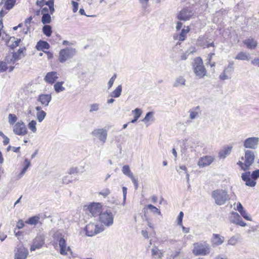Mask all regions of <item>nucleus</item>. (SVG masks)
<instances>
[{
    "mask_svg": "<svg viewBox=\"0 0 259 259\" xmlns=\"http://www.w3.org/2000/svg\"><path fill=\"white\" fill-rule=\"evenodd\" d=\"M211 197L218 205H224L230 199L227 191L223 189H217L213 191L211 193Z\"/></svg>",
    "mask_w": 259,
    "mask_h": 259,
    "instance_id": "1",
    "label": "nucleus"
},
{
    "mask_svg": "<svg viewBox=\"0 0 259 259\" xmlns=\"http://www.w3.org/2000/svg\"><path fill=\"white\" fill-rule=\"evenodd\" d=\"M241 178L245 182L246 185L253 187L256 185V180L259 178V169L254 170L250 174V171H247L242 174Z\"/></svg>",
    "mask_w": 259,
    "mask_h": 259,
    "instance_id": "2",
    "label": "nucleus"
},
{
    "mask_svg": "<svg viewBox=\"0 0 259 259\" xmlns=\"http://www.w3.org/2000/svg\"><path fill=\"white\" fill-rule=\"evenodd\" d=\"M193 245L192 252L195 255H206L210 252V245L206 242L195 243Z\"/></svg>",
    "mask_w": 259,
    "mask_h": 259,
    "instance_id": "3",
    "label": "nucleus"
},
{
    "mask_svg": "<svg viewBox=\"0 0 259 259\" xmlns=\"http://www.w3.org/2000/svg\"><path fill=\"white\" fill-rule=\"evenodd\" d=\"M76 54L77 51L75 48L67 47L60 51L58 60L60 63H64L72 59Z\"/></svg>",
    "mask_w": 259,
    "mask_h": 259,
    "instance_id": "4",
    "label": "nucleus"
},
{
    "mask_svg": "<svg viewBox=\"0 0 259 259\" xmlns=\"http://www.w3.org/2000/svg\"><path fill=\"white\" fill-rule=\"evenodd\" d=\"M91 135L95 139L98 140L103 145L107 140V130L104 128H95L91 132Z\"/></svg>",
    "mask_w": 259,
    "mask_h": 259,
    "instance_id": "5",
    "label": "nucleus"
},
{
    "mask_svg": "<svg viewBox=\"0 0 259 259\" xmlns=\"http://www.w3.org/2000/svg\"><path fill=\"white\" fill-rule=\"evenodd\" d=\"M193 68L196 75L200 78L205 75L206 70L203 65L202 60L201 58L197 57L195 59Z\"/></svg>",
    "mask_w": 259,
    "mask_h": 259,
    "instance_id": "6",
    "label": "nucleus"
},
{
    "mask_svg": "<svg viewBox=\"0 0 259 259\" xmlns=\"http://www.w3.org/2000/svg\"><path fill=\"white\" fill-rule=\"evenodd\" d=\"M103 228L99 227L94 223H89L85 228L86 235L88 236H93L103 231Z\"/></svg>",
    "mask_w": 259,
    "mask_h": 259,
    "instance_id": "7",
    "label": "nucleus"
},
{
    "mask_svg": "<svg viewBox=\"0 0 259 259\" xmlns=\"http://www.w3.org/2000/svg\"><path fill=\"white\" fill-rule=\"evenodd\" d=\"M100 221L106 226H110L113 224V216L110 211L101 212L99 215Z\"/></svg>",
    "mask_w": 259,
    "mask_h": 259,
    "instance_id": "8",
    "label": "nucleus"
},
{
    "mask_svg": "<svg viewBox=\"0 0 259 259\" xmlns=\"http://www.w3.org/2000/svg\"><path fill=\"white\" fill-rule=\"evenodd\" d=\"M194 15L191 8L186 7L180 11L177 15V18L181 21L189 20Z\"/></svg>",
    "mask_w": 259,
    "mask_h": 259,
    "instance_id": "9",
    "label": "nucleus"
},
{
    "mask_svg": "<svg viewBox=\"0 0 259 259\" xmlns=\"http://www.w3.org/2000/svg\"><path fill=\"white\" fill-rule=\"evenodd\" d=\"M259 142V138L250 137L245 140L243 146L245 148L255 149L257 148Z\"/></svg>",
    "mask_w": 259,
    "mask_h": 259,
    "instance_id": "10",
    "label": "nucleus"
},
{
    "mask_svg": "<svg viewBox=\"0 0 259 259\" xmlns=\"http://www.w3.org/2000/svg\"><path fill=\"white\" fill-rule=\"evenodd\" d=\"M13 132L17 135H24L27 133V128L23 122L18 121L14 125Z\"/></svg>",
    "mask_w": 259,
    "mask_h": 259,
    "instance_id": "11",
    "label": "nucleus"
},
{
    "mask_svg": "<svg viewBox=\"0 0 259 259\" xmlns=\"http://www.w3.org/2000/svg\"><path fill=\"white\" fill-rule=\"evenodd\" d=\"M231 223L241 227H245L246 224L242 220L240 215L236 212H232L230 217Z\"/></svg>",
    "mask_w": 259,
    "mask_h": 259,
    "instance_id": "12",
    "label": "nucleus"
},
{
    "mask_svg": "<svg viewBox=\"0 0 259 259\" xmlns=\"http://www.w3.org/2000/svg\"><path fill=\"white\" fill-rule=\"evenodd\" d=\"M214 157L211 156H204L201 157L198 161V165L200 167H204L210 165L214 161Z\"/></svg>",
    "mask_w": 259,
    "mask_h": 259,
    "instance_id": "13",
    "label": "nucleus"
},
{
    "mask_svg": "<svg viewBox=\"0 0 259 259\" xmlns=\"http://www.w3.org/2000/svg\"><path fill=\"white\" fill-rule=\"evenodd\" d=\"M90 213L93 217L99 216L101 213V205L99 203H93L88 207Z\"/></svg>",
    "mask_w": 259,
    "mask_h": 259,
    "instance_id": "14",
    "label": "nucleus"
},
{
    "mask_svg": "<svg viewBox=\"0 0 259 259\" xmlns=\"http://www.w3.org/2000/svg\"><path fill=\"white\" fill-rule=\"evenodd\" d=\"M51 100V94H41L38 96L37 101L40 102L43 107H47Z\"/></svg>",
    "mask_w": 259,
    "mask_h": 259,
    "instance_id": "15",
    "label": "nucleus"
},
{
    "mask_svg": "<svg viewBox=\"0 0 259 259\" xmlns=\"http://www.w3.org/2000/svg\"><path fill=\"white\" fill-rule=\"evenodd\" d=\"M244 157L246 166L250 168V166L254 160L255 155L254 152L250 150H246L245 153Z\"/></svg>",
    "mask_w": 259,
    "mask_h": 259,
    "instance_id": "16",
    "label": "nucleus"
},
{
    "mask_svg": "<svg viewBox=\"0 0 259 259\" xmlns=\"http://www.w3.org/2000/svg\"><path fill=\"white\" fill-rule=\"evenodd\" d=\"M28 255V250L23 246L17 249L15 254V259H25Z\"/></svg>",
    "mask_w": 259,
    "mask_h": 259,
    "instance_id": "17",
    "label": "nucleus"
},
{
    "mask_svg": "<svg viewBox=\"0 0 259 259\" xmlns=\"http://www.w3.org/2000/svg\"><path fill=\"white\" fill-rule=\"evenodd\" d=\"M224 237L218 234H213L211 238V243L213 246H218L223 244Z\"/></svg>",
    "mask_w": 259,
    "mask_h": 259,
    "instance_id": "18",
    "label": "nucleus"
},
{
    "mask_svg": "<svg viewBox=\"0 0 259 259\" xmlns=\"http://www.w3.org/2000/svg\"><path fill=\"white\" fill-rule=\"evenodd\" d=\"M49 217L50 216L47 215V212L39 213L37 215L33 216V228L38 224L41 226L42 225L41 221Z\"/></svg>",
    "mask_w": 259,
    "mask_h": 259,
    "instance_id": "19",
    "label": "nucleus"
},
{
    "mask_svg": "<svg viewBox=\"0 0 259 259\" xmlns=\"http://www.w3.org/2000/svg\"><path fill=\"white\" fill-rule=\"evenodd\" d=\"M44 244V235L42 233H39V234L35 238V240H33V251L35 248H38L41 247Z\"/></svg>",
    "mask_w": 259,
    "mask_h": 259,
    "instance_id": "20",
    "label": "nucleus"
},
{
    "mask_svg": "<svg viewBox=\"0 0 259 259\" xmlns=\"http://www.w3.org/2000/svg\"><path fill=\"white\" fill-rule=\"evenodd\" d=\"M35 109L36 110V119L39 122H41L44 119L47 114L45 111L42 109V107L40 106H36Z\"/></svg>",
    "mask_w": 259,
    "mask_h": 259,
    "instance_id": "21",
    "label": "nucleus"
},
{
    "mask_svg": "<svg viewBox=\"0 0 259 259\" xmlns=\"http://www.w3.org/2000/svg\"><path fill=\"white\" fill-rule=\"evenodd\" d=\"M17 0H2L1 4H4V8L9 11L12 9L16 3Z\"/></svg>",
    "mask_w": 259,
    "mask_h": 259,
    "instance_id": "22",
    "label": "nucleus"
},
{
    "mask_svg": "<svg viewBox=\"0 0 259 259\" xmlns=\"http://www.w3.org/2000/svg\"><path fill=\"white\" fill-rule=\"evenodd\" d=\"M26 51L25 47L20 48L17 52H14L13 54L12 59L15 61L20 59L22 57L24 56L25 52Z\"/></svg>",
    "mask_w": 259,
    "mask_h": 259,
    "instance_id": "23",
    "label": "nucleus"
},
{
    "mask_svg": "<svg viewBox=\"0 0 259 259\" xmlns=\"http://www.w3.org/2000/svg\"><path fill=\"white\" fill-rule=\"evenodd\" d=\"M190 114V118L194 119L199 117V114H201V110L199 106L194 107L189 111Z\"/></svg>",
    "mask_w": 259,
    "mask_h": 259,
    "instance_id": "24",
    "label": "nucleus"
},
{
    "mask_svg": "<svg viewBox=\"0 0 259 259\" xmlns=\"http://www.w3.org/2000/svg\"><path fill=\"white\" fill-rule=\"evenodd\" d=\"M21 41L20 39H15V37H11L7 42V46L12 50L17 47Z\"/></svg>",
    "mask_w": 259,
    "mask_h": 259,
    "instance_id": "25",
    "label": "nucleus"
},
{
    "mask_svg": "<svg viewBox=\"0 0 259 259\" xmlns=\"http://www.w3.org/2000/svg\"><path fill=\"white\" fill-rule=\"evenodd\" d=\"M50 46L49 43H48L46 41H44L42 40H39L37 42V43L35 46L36 49L38 51H42L43 52L44 51V49L48 50L50 48Z\"/></svg>",
    "mask_w": 259,
    "mask_h": 259,
    "instance_id": "26",
    "label": "nucleus"
},
{
    "mask_svg": "<svg viewBox=\"0 0 259 259\" xmlns=\"http://www.w3.org/2000/svg\"><path fill=\"white\" fill-rule=\"evenodd\" d=\"M232 147H225L219 152V157L220 159H225L229 155L232 151Z\"/></svg>",
    "mask_w": 259,
    "mask_h": 259,
    "instance_id": "27",
    "label": "nucleus"
},
{
    "mask_svg": "<svg viewBox=\"0 0 259 259\" xmlns=\"http://www.w3.org/2000/svg\"><path fill=\"white\" fill-rule=\"evenodd\" d=\"M32 19V17L31 16L29 17L28 18H27L26 19H25L24 22L23 23V26L22 27V28L23 29V32L24 34H26L27 33V32L29 31L30 26H31L30 23H31Z\"/></svg>",
    "mask_w": 259,
    "mask_h": 259,
    "instance_id": "28",
    "label": "nucleus"
},
{
    "mask_svg": "<svg viewBox=\"0 0 259 259\" xmlns=\"http://www.w3.org/2000/svg\"><path fill=\"white\" fill-rule=\"evenodd\" d=\"M235 59L239 60L249 61L250 59L249 54L246 52H240L238 53V54L235 57Z\"/></svg>",
    "mask_w": 259,
    "mask_h": 259,
    "instance_id": "29",
    "label": "nucleus"
},
{
    "mask_svg": "<svg viewBox=\"0 0 259 259\" xmlns=\"http://www.w3.org/2000/svg\"><path fill=\"white\" fill-rule=\"evenodd\" d=\"M58 78L57 72L52 71L47 74L45 77V81H56Z\"/></svg>",
    "mask_w": 259,
    "mask_h": 259,
    "instance_id": "30",
    "label": "nucleus"
},
{
    "mask_svg": "<svg viewBox=\"0 0 259 259\" xmlns=\"http://www.w3.org/2000/svg\"><path fill=\"white\" fill-rule=\"evenodd\" d=\"M30 162L27 159H25L23 162V167L21 170L20 173L19 174V176H18V178H20L24 174V173L26 172V171L30 166Z\"/></svg>",
    "mask_w": 259,
    "mask_h": 259,
    "instance_id": "31",
    "label": "nucleus"
},
{
    "mask_svg": "<svg viewBox=\"0 0 259 259\" xmlns=\"http://www.w3.org/2000/svg\"><path fill=\"white\" fill-rule=\"evenodd\" d=\"M44 34L48 37H50L52 33V28L51 25L45 24L42 29Z\"/></svg>",
    "mask_w": 259,
    "mask_h": 259,
    "instance_id": "32",
    "label": "nucleus"
},
{
    "mask_svg": "<svg viewBox=\"0 0 259 259\" xmlns=\"http://www.w3.org/2000/svg\"><path fill=\"white\" fill-rule=\"evenodd\" d=\"M122 86L121 84L118 85L115 90H114L111 94V97L112 98H118L119 97L121 93Z\"/></svg>",
    "mask_w": 259,
    "mask_h": 259,
    "instance_id": "33",
    "label": "nucleus"
},
{
    "mask_svg": "<svg viewBox=\"0 0 259 259\" xmlns=\"http://www.w3.org/2000/svg\"><path fill=\"white\" fill-rule=\"evenodd\" d=\"M132 112L135 114V116L134 119L132 120V123L136 122L138 118L141 116L142 114V111L139 108H136L135 110L132 111Z\"/></svg>",
    "mask_w": 259,
    "mask_h": 259,
    "instance_id": "34",
    "label": "nucleus"
},
{
    "mask_svg": "<svg viewBox=\"0 0 259 259\" xmlns=\"http://www.w3.org/2000/svg\"><path fill=\"white\" fill-rule=\"evenodd\" d=\"M41 21L42 23L44 24H47L50 23L51 22V17L50 14L48 13V14H44V15H42Z\"/></svg>",
    "mask_w": 259,
    "mask_h": 259,
    "instance_id": "35",
    "label": "nucleus"
},
{
    "mask_svg": "<svg viewBox=\"0 0 259 259\" xmlns=\"http://www.w3.org/2000/svg\"><path fill=\"white\" fill-rule=\"evenodd\" d=\"M64 82H56L54 84L55 91L58 93L64 91L65 88L63 87Z\"/></svg>",
    "mask_w": 259,
    "mask_h": 259,
    "instance_id": "36",
    "label": "nucleus"
},
{
    "mask_svg": "<svg viewBox=\"0 0 259 259\" xmlns=\"http://www.w3.org/2000/svg\"><path fill=\"white\" fill-rule=\"evenodd\" d=\"M122 171L125 175L128 176L130 178L133 176V174L131 172L129 166L127 165H125L122 167Z\"/></svg>",
    "mask_w": 259,
    "mask_h": 259,
    "instance_id": "37",
    "label": "nucleus"
},
{
    "mask_svg": "<svg viewBox=\"0 0 259 259\" xmlns=\"http://www.w3.org/2000/svg\"><path fill=\"white\" fill-rule=\"evenodd\" d=\"M59 245L60 248V254H65L63 247L66 246V241L63 238H61L59 241Z\"/></svg>",
    "mask_w": 259,
    "mask_h": 259,
    "instance_id": "38",
    "label": "nucleus"
},
{
    "mask_svg": "<svg viewBox=\"0 0 259 259\" xmlns=\"http://www.w3.org/2000/svg\"><path fill=\"white\" fill-rule=\"evenodd\" d=\"M239 239V235H234L228 240V244L231 245H235L237 244Z\"/></svg>",
    "mask_w": 259,
    "mask_h": 259,
    "instance_id": "39",
    "label": "nucleus"
},
{
    "mask_svg": "<svg viewBox=\"0 0 259 259\" xmlns=\"http://www.w3.org/2000/svg\"><path fill=\"white\" fill-rule=\"evenodd\" d=\"M189 30L190 29H189L188 27H187V29H183L179 35V40L181 41L184 40L185 39V35L189 31Z\"/></svg>",
    "mask_w": 259,
    "mask_h": 259,
    "instance_id": "40",
    "label": "nucleus"
},
{
    "mask_svg": "<svg viewBox=\"0 0 259 259\" xmlns=\"http://www.w3.org/2000/svg\"><path fill=\"white\" fill-rule=\"evenodd\" d=\"M17 120L16 115L13 114H9L8 116V121L11 125H14Z\"/></svg>",
    "mask_w": 259,
    "mask_h": 259,
    "instance_id": "41",
    "label": "nucleus"
},
{
    "mask_svg": "<svg viewBox=\"0 0 259 259\" xmlns=\"http://www.w3.org/2000/svg\"><path fill=\"white\" fill-rule=\"evenodd\" d=\"M147 207L148 209L150 210V211L153 213H157L159 215L161 214V212L159 209H158L155 206L152 205V204H148L147 206Z\"/></svg>",
    "mask_w": 259,
    "mask_h": 259,
    "instance_id": "42",
    "label": "nucleus"
},
{
    "mask_svg": "<svg viewBox=\"0 0 259 259\" xmlns=\"http://www.w3.org/2000/svg\"><path fill=\"white\" fill-rule=\"evenodd\" d=\"M244 44L249 48H255L256 44L252 40L247 39L244 41Z\"/></svg>",
    "mask_w": 259,
    "mask_h": 259,
    "instance_id": "43",
    "label": "nucleus"
},
{
    "mask_svg": "<svg viewBox=\"0 0 259 259\" xmlns=\"http://www.w3.org/2000/svg\"><path fill=\"white\" fill-rule=\"evenodd\" d=\"M100 105L98 103H94L90 105V109L89 110L90 113L94 111H97L99 109Z\"/></svg>",
    "mask_w": 259,
    "mask_h": 259,
    "instance_id": "44",
    "label": "nucleus"
},
{
    "mask_svg": "<svg viewBox=\"0 0 259 259\" xmlns=\"http://www.w3.org/2000/svg\"><path fill=\"white\" fill-rule=\"evenodd\" d=\"M233 65L234 63L233 62H230L228 67L224 70L225 73L230 74L233 70Z\"/></svg>",
    "mask_w": 259,
    "mask_h": 259,
    "instance_id": "45",
    "label": "nucleus"
},
{
    "mask_svg": "<svg viewBox=\"0 0 259 259\" xmlns=\"http://www.w3.org/2000/svg\"><path fill=\"white\" fill-rule=\"evenodd\" d=\"M173 259H187L185 257L184 254L180 251H176L173 256Z\"/></svg>",
    "mask_w": 259,
    "mask_h": 259,
    "instance_id": "46",
    "label": "nucleus"
},
{
    "mask_svg": "<svg viewBox=\"0 0 259 259\" xmlns=\"http://www.w3.org/2000/svg\"><path fill=\"white\" fill-rule=\"evenodd\" d=\"M153 115V113L152 112H148L144 118L142 120V121L146 123L147 122L150 120V119L152 117Z\"/></svg>",
    "mask_w": 259,
    "mask_h": 259,
    "instance_id": "47",
    "label": "nucleus"
},
{
    "mask_svg": "<svg viewBox=\"0 0 259 259\" xmlns=\"http://www.w3.org/2000/svg\"><path fill=\"white\" fill-rule=\"evenodd\" d=\"M8 69V66L6 62H0V72H4Z\"/></svg>",
    "mask_w": 259,
    "mask_h": 259,
    "instance_id": "48",
    "label": "nucleus"
},
{
    "mask_svg": "<svg viewBox=\"0 0 259 259\" xmlns=\"http://www.w3.org/2000/svg\"><path fill=\"white\" fill-rule=\"evenodd\" d=\"M241 215L246 220L251 221V217L248 214V213L245 210H243L240 212Z\"/></svg>",
    "mask_w": 259,
    "mask_h": 259,
    "instance_id": "49",
    "label": "nucleus"
},
{
    "mask_svg": "<svg viewBox=\"0 0 259 259\" xmlns=\"http://www.w3.org/2000/svg\"><path fill=\"white\" fill-rule=\"evenodd\" d=\"M237 164L239 165L241 169L243 170H248L249 169V168L247 166H246V165H245V162L244 161V163H243L242 162L240 161H239L238 162H237Z\"/></svg>",
    "mask_w": 259,
    "mask_h": 259,
    "instance_id": "50",
    "label": "nucleus"
},
{
    "mask_svg": "<svg viewBox=\"0 0 259 259\" xmlns=\"http://www.w3.org/2000/svg\"><path fill=\"white\" fill-rule=\"evenodd\" d=\"M110 193V190L108 189H105L102 190L101 192H100L99 194L102 195L104 197H106L108 196Z\"/></svg>",
    "mask_w": 259,
    "mask_h": 259,
    "instance_id": "51",
    "label": "nucleus"
},
{
    "mask_svg": "<svg viewBox=\"0 0 259 259\" xmlns=\"http://www.w3.org/2000/svg\"><path fill=\"white\" fill-rule=\"evenodd\" d=\"M130 179H131L132 182L133 183V184L134 185L135 189L136 190H137L138 186H139L138 180L135 179L134 178V176H132V177L130 178Z\"/></svg>",
    "mask_w": 259,
    "mask_h": 259,
    "instance_id": "52",
    "label": "nucleus"
},
{
    "mask_svg": "<svg viewBox=\"0 0 259 259\" xmlns=\"http://www.w3.org/2000/svg\"><path fill=\"white\" fill-rule=\"evenodd\" d=\"M71 4L73 7V12L74 13L76 12L78 10V3L74 1H72Z\"/></svg>",
    "mask_w": 259,
    "mask_h": 259,
    "instance_id": "53",
    "label": "nucleus"
},
{
    "mask_svg": "<svg viewBox=\"0 0 259 259\" xmlns=\"http://www.w3.org/2000/svg\"><path fill=\"white\" fill-rule=\"evenodd\" d=\"M142 5V8L146 9L148 7V3L149 0H139Z\"/></svg>",
    "mask_w": 259,
    "mask_h": 259,
    "instance_id": "54",
    "label": "nucleus"
},
{
    "mask_svg": "<svg viewBox=\"0 0 259 259\" xmlns=\"http://www.w3.org/2000/svg\"><path fill=\"white\" fill-rule=\"evenodd\" d=\"M122 189L123 192V204H124L126 197L127 188L125 187H122Z\"/></svg>",
    "mask_w": 259,
    "mask_h": 259,
    "instance_id": "55",
    "label": "nucleus"
},
{
    "mask_svg": "<svg viewBox=\"0 0 259 259\" xmlns=\"http://www.w3.org/2000/svg\"><path fill=\"white\" fill-rule=\"evenodd\" d=\"M24 226V223L22 220H20L17 222L16 227L18 229H22L23 228Z\"/></svg>",
    "mask_w": 259,
    "mask_h": 259,
    "instance_id": "56",
    "label": "nucleus"
},
{
    "mask_svg": "<svg viewBox=\"0 0 259 259\" xmlns=\"http://www.w3.org/2000/svg\"><path fill=\"white\" fill-rule=\"evenodd\" d=\"M228 74V73H225L224 71V72L220 75V77L222 80L228 79L229 78Z\"/></svg>",
    "mask_w": 259,
    "mask_h": 259,
    "instance_id": "57",
    "label": "nucleus"
},
{
    "mask_svg": "<svg viewBox=\"0 0 259 259\" xmlns=\"http://www.w3.org/2000/svg\"><path fill=\"white\" fill-rule=\"evenodd\" d=\"M68 173L70 175L77 173V168L76 167H71L69 169Z\"/></svg>",
    "mask_w": 259,
    "mask_h": 259,
    "instance_id": "58",
    "label": "nucleus"
},
{
    "mask_svg": "<svg viewBox=\"0 0 259 259\" xmlns=\"http://www.w3.org/2000/svg\"><path fill=\"white\" fill-rule=\"evenodd\" d=\"M251 64L255 66L259 67V59L255 58L251 61Z\"/></svg>",
    "mask_w": 259,
    "mask_h": 259,
    "instance_id": "59",
    "label": "nucleus"
},
{
    "mask_svg": "<svg viewBox=\"0 0 259 259\" xmlns=\"http://www.w3.org/2000/svg\"><path fill=\"white\" fill-rule=\"evenodd\" d=\"M237 209L239 212H240L241 211H242L243 210H244L243 208V207L242 205L241 204V203L239 202L237 203Z\"/></svg>",
    "mask_w": 259,
    "mask_h": 259,
    "instance_id": "60",
    "label": "nucleus"
},
{
    "mask_svg": "<svg viewBox=\"0 0 259 259\" xmlns=\"http://www.w3.org/2000/svg\"><path fill=\"white\" fill-rule=\"evenodd\" d=\"M36 4L37 6L41 8H42L45 5L44 0H37Z\"/></svg>",
    "mask_w": 259,
    "mask_h": 259,
    "instance_id": "61",
    "label": "nucleus"
},
{
    "mask_svg": "<svg viewBox=\"0 0 259 259\" xmlns=\"http://www.w3.org/2000/svg\"><path fill=\"white\" fill-rule=\"evenodd\" d=\"M54 0H49L45 3V5H47L49 8L54 6Z\"/></svg>",
    "mask_w": 259,
    "mask_h": 259,
    "instance_id": "62",
    "label": "nucleus"
},
{
    "mask_svg": "<svg viewBox=\"0 0 259 259\" xmlns=\"http://www.w3.org/2000/svg\"><path fill=\"white\" fill-rule=\"evenodd\" d=\"M7 237V235L5 234L4 232H0V240L2 241H4Z\"/></svg>",
    "mask_w": 259,
    "mask_h": 259,
    "instance_id": "63",
    "label": "nucleus"
},
{
    "mask_svg": "<svg viewBox=\"0 0 259 259\" xmlns=\"http://www.w3.org/2000/svg\"><path fill=\"white\" fill-rule=\"evenodd\" d=\"M185 82H175L173 84L174 87H178L179 86H183L185 85Z\"/></svg>",
    "mask_w": 259,
    "mask_h": 259,
    "instance_id": "64",
    "label": "nucleus"
}]
</instances>
